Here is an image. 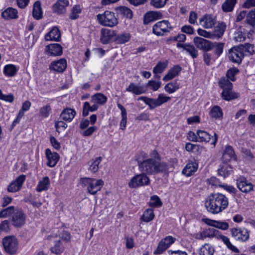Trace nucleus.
<instances>
[{
    "label": "nucleus",
    "instance_id": "obj_1",
    "mask_svg": "<svg viewBox=\"0 0 255 255\" xmlns=\"http://www.w3.org/2000/svg\"><path fill=\"white\" fill-rule=\"evenodd\" d=\"M148 157L147 153L144 151L140 152L135 156L141 172L148 175L168 172V165L165 162H160V156L157 151L152 150L149 154V157Z\"/></svg>",
    "mask_w": 255,
    "mask_h": 255
},
{
    "label": "nucleus",
    "instance_id": "obj_2",
    "mask_svg": "<svg viewBox=\"0 0 255 255\" xmlns=\"http://www.w3.org/2000/svg\"><path fill=\"white\" fill-rule=\"evenodd\" d=\"M229 205L228 198L219 193H212L208 196L205 202L207 210L213 214H217L226 209Z\"/></svg>",
    "mask_w": 255,
    "mask_h": 255
},
{
    "label": "nucleus",
    "instance_id": "obj_3",
    "mask_svg": "<svg viewBox=\"0 0 255 255\" xmlns=\"http://www.w3.org/2000/svg\"><path fill=\"white\" fill-rule=\"evenodd\" d=\"M219 85L223 89L221 93L222 98L226 101H230L237 98L239 94L232 91L233 84L225 78H222L219 82Z\"/></svg>",
    "mask_w": 255,
    "mask_h": 255
},
{
    "label": "nucleus",
    "instance_id": "obj_4",
    "mask_svg": "<svg viewBox=\"0 0 255 255\" xmlns=\"http://www.w3.org/2000/svg\"><path fill=\"white\" fill-rule=\"evenodd\" d=\"M81 184L83 186L87 187L90 194L95 195L101 190L104 185V181L102 179L85 177L81 179Z\"/></svg>",
    "mask_w": 255,
    "mask_h": 255
},
{
    "label": "nucleus",
    "instance_id": "obj_5",
    "mask_svg": "<svg viewBox=\"0 0 255 255\" xmlns=\"http://www.w3.org/2000/svg\"><path fill=\"white\" fill-rule=\"evenodd\" d=\"M97 17L99 23L104 26L113 27L118 23L115 13L109 10L105 11L102 14H98Z\"/></svg>",
    "mask_w": 255,
    "mask_h": 255
},
{
    "label": "nucleus",
    "instance_id": "obj_6",
    "mask_svg": "<svg viewBox=\"0 0 255 255\" xmlns=\"http://www.w3.org/2000/svg\"><path fill=\"white\" fill-rule=\"evenodd\" d=\"M2 245L4 251L9 255H14L17 253L18 249V243L14 236H8L2 239Z\"/></svg>",
    "mask_w": 255,
    "mask_h": 255
},
{
    "label": "nucleus",
    "instance_id": "obj_7",
    "mask_svg": "<svg viewBox=\"0 0 255 255\" xmlns=\"http://www.w3.org/2000/svg\"><path fill=\"white\" fill-rule=\"evenodd\" d=\"M150 183L148 177L144 173L138 174L133 177L129 182L128 186L130 188H137L139 186L147 185Z\"/></svg>",
    "mask_w": 255,
    "mask_h": 255
},
{
    "label": "nucleus",
    "instance_id": "obj_8",
    "mask_svg": "<svg viewBox=\"0 0 255 255\" xmlns=\"http://www.w3.org/2000/svg\"><path fill=\"white\" fill-rule=\"evenodd\" d=\"M172 27L167 20H162L156 23L152 27L153 33L157 36H162L168 32Z\"/></svg>",
    "mask_w": 255,
    "mask_h": 255
},
{
    "label": "nucleus",
    "instance_id": "obj_9",
    "mask_svg": "<svg viewBox=\"0 0 255 255\" xmlns=\"http://www.w3.org/2000/svg\"><path fill=\"white\" fill-rule=\"evenodd\" d=\"M26 220V216L22 209L17 208L13 215L10 218V222L14 227L21 228L22 227Z\"/></svg>",
    "mask_w": 255,
    "mask_h": 255
},
{
    "label": "nucleus",
    "instance_id": "obj_10",
    "mask_svg": "<svg viewBox=\"0 0 255 255\" xmlns=\"http://www.w3.org/2000/svg\"><path fill=\"white\" fill-rule=\"evenodd\" d=\"M236 184L241 191L246 194L253 191L254 190L253 184L243 176H240L237 179Z\"/></svg>",
    "mask_w": 255,
    "mask_h": 255
},
{
    "label": "nucleus",
    "instance_id": "obj_11",
    "mask_svg": "<svg viewBox=\"0 0 255 255\" xmlns=\"http://www.w3.org/2000/svg\"><path fill=\"white\" fill-rule=\"evenodd\" d=\"M175 240V238L170 236L165 237L159 242L156 250L154 252V254H161L169 247L171 245L174 243Z\"/></svg>",
    "mask_w": 255,
    "mask_h": 255
},
{
    "label": "nucleus",
    "instance_id": "obj_12",
    "mask_svg": "<svg viewBox=\"0 0 255 255\" xmlns=\"http://www.w3.org/2000/svg\"><path fill=\"white\" fill-rule=\"evenodd\" d=\"M231 232L236 240L245 242L249 238L250 232L247 229L233 228Z\"/></svg>",
    "mask_w": 255,
    "mask_h": 255
},
{
    "label": "nucleus",
    "instance_id": "obj_13",
    "mask_svg": "<svg viewBox=\"0 0 255 255\" xmlns=\"http://www.w3.org/2000/svg\"><path fill=\"white\" fill-rule=\"evenodd\" d=\"M194 43L197 48L205 51H209L213 49V42L200 37H195Z\"/></svg>",
    "mask_w": 255,
    "mask_h": 255
},
{
    "label": "nucleus",
    "instance_id": "obj_14",
    "mask_svg": "<svg viewBox=\"0 0 255 255\" xmlns=\"http://www.w3.org/2000/svg\"><path fill=\"white\" fill-rule=\"evenodd\" d=\"M198 142H209L210 139H212L211 144L215 146L218 138V136L216 133L214 132V135L211 137V135L207 132L202 130H198Z\"/></svg>",
    "mask_w": 255,
    "mask_h": 255
},
{
    "label": "nucleus",
    "instance_id": "obj_15",
    "mask_svg": "<svg viewBox=\"0 0 255 255\" xmlns=\"http://www.w3.org/2000/svg\"><path fill=\"white\" fill-rule=\"evenodd\" d=\"M243 57L244 54L240 46L234 47L229 50V58L233 62L240 63Z\"/></svg>",
    "mask_w": 255,
    "mask_h": 255
},
{
    "label": "nucleus",
    "instance_id": "obj_16",
    "mask_svg": "<svg viewBox=\"0 0 255 255\" xmlns=\"http://www.w3.org/2000/svg\"><path fill=\"white\" fill-rule=\"evenodd\" d=\"M67 66L66 60L64 58H60L58 60H55L51 62L49 68L51 71L62 73L66 70Z\"/></svg>",
    "mask_w": 255,
    "mask_h": 255
},
{
    "label": "nucleus",
    "instance_id": "obj_17",
    "mask_svg": "<svg viewBox=\"0 0 255 255\" xmlns=\"http://www.w3.org/2000/svg\"><path fill=\"white\" fill-rule=\"evenodd\" d=\"M216 23V17L211 14H205L200 19V24L205 28H211Z\"/></svg>",
    "mask_w": 255,
    "mask_h": 255
},
{
    "label": "nucleus",
    "instance_id": "obj_18",
    "mask_svg": "<svg viewBox=\"0 0 255 255\" xmlns=\"http://www.w3.org/2000/svg\"><path fill=\"white\" fill-rule=\"evenodd\" d=\"M25 180V176L21 175L19 176L8 186V191L10 192L18 191L21 188L22 184Z\"/></svg>",
    "mask_w": 255,
    "mask_h": 255
},
{
    "label": "nucleus",
    "instance_id": "obj_19",
    "mask_svg": "<svg viewBox=\"0 0 255 255\" xmlns=\"http://www.w3.org/2000/svg\"><path fill=\"white\" fill-rule=\"evenodd\" d=\"M45 155L47 159V165L51 167H54L59 159V154L55 152H52L50 149L45 150Z\"/></svg>",
    "mask_w": 255,
    "mask_h": 255
},
{
    "label": "nucleus",
    "instance_id": "obj_20",
    "mask_svg": "<svg viewBox=\"0 0 255 255\" xmlns=\"http://www.w3.org/2000/svg\"><path fill=\"white\" fill-rule=\"evenodd\" d=\"M69 5L68 0H58L52 6L54 12L57 14L65 13L66 10V7Z\"/></svg>",
    "mask_w": 255,
    "mask_h": 255
},
{
    "label": "nucleus",
    "instance_id": "obj_21",
    "mask_svg": "<svg viewBox=\"0 0 255 255\" xmlns=\"http://www.w3.org/2000/svg\"><path fill=\"white\" fill-rule=\"evenodd\" d=\"M46 51L52 56H60L63 53V49L60 44L53 43L46 46Z\"/></svg>",
    "mask_w": 255,
    "mask_h": 255
},
{
    "label": "nucleus",
    "instance_id": "obj_22",
    "mask_svg": "<svg viewBox=\"0 0 255 255\" xmlns=\"http://www.w3.org/2000/svg\"><path fill=\"white\" fill-rule=\"evenodd\" d=\"M101 42L103 44L109 43L113 36L116 35L114 30L106 28H102L101 31Z\"/></svg>",
    "mask_w": 255,
    "mask_h": 255
},
{
    "label": "nucleus",
    "instance_id": "obj_23",
    "mask_svg": "<svg viewBox=\"0 0 255 255\" xmlns=\"http://www.w3.org/2000/svg\"><path fill=\"white\" fill-rule=\"evenodd\" d=\"M61 33L57 27H53L51 30L45 35V39L46 41H60Z\"/></svg>",
    "mask_w": 255,
    "mask_h": 255
},
{
    "label": "nucleus",
    "instance_id": "obj_24",
    "mask_svg": "<svg viewBox=\"0 0 255 255\" xmlns=\"http://www.w3.org/2000/svg\"><path fill=\"white\" fill-rule=\"evenodd\" d=\"M162 17V13L159 11H150L146 12L144 15V23L149 22L160 19Z\"/></svg>",
    "mask_w": 255,
    "mask_h": 255
},
{
    "label": "nucleus",
    "instance_id": "obj_25",
    "mask_svg": "<svg viewBox=\"0 0 255 255\" xmlns=\"http://www.w3.org/2000/svg\"><path fill=\"white\" fill-rule=\"evenodd\" d=\"M50 250L52 253L61 254L64 250V243L60 240L54 238L53 245L51 247Z\"/></svg>",
    "mask_w": 255,
    "mask_h": 255
},
{
    "label": "nucleus",
    "instance_id": "obj_26",
    "mask_svg": "<svg viewBox=\"0 0 255 255\" xmlns=\"http://www.w3.org/2000/svg\"><path fill=\"white\" fill-rule=\"evenodd\" d=\"M181 69V67L178 65L174 66L170 69L168 73L164 76L162 79L163 81L167 82L173 79L179 75Z\"/></svg>",
    "mask_w": 255,
    "mask_h": 255
},
{
    "label": "nucleus",
    "instance_id": "obj_27",
    "mask_svg": "<svg viewBox=\"0 0 255 255\" xmlns=\"http://www.w3.org/2000/svg\"><path fill=\"white\" fill-rule=\"evenodd\" d=\"M226 28V24L225 23L222 21H219L217 25L215 27L214 32H212L214 39H219L221 38L224 35Z\"/></svg>",
    "mask_w": 255,
    "mask_h": 255
},
{
    "label": "nucleus",
    "instance_id": "obj_28",
    "mask_svg": "<svg viewBox=\"0 0 255 255\" xmlns=\"http://www.w3.org/2000/svg\"><path fill=\"white\" fill-rule=\"evenodd\" d=\"M76 113L75 111L71 108H66L63 110L60 118L64 121L70 122L74 119Z\"/></svg>",
    "mask_w": 255,
    "mask_h": 255
},
{
    "label": "nucleus",
    "instance_id": "obj_29",
    "mask_svg": "<svg viewBox=\"0 0 255 255\" xmlns=\"http://www.w3.org/2000/svg\"><path fill=\"white\" fill-rule=\"evenodd\" d=\"M126 91L136 95H139L145 92V90L142 86L136 85L134 83H130L126 88Z\"/></svg>",
    "mask_w": 255,
    "mask_h": 255
},
{
    "label": "nucleus",
    "instance_id": "obj_30",
    "mask_svg": "<svg viewBox=\"0 0 255 255\" xmlns=\"http://www.w3.org/2000/svg\"><path fill=\"white\" fill-rule=\"evenodd\" d=\"M1 16L5 19H16L18 18V12L16 9L12 7H8L2 13Z\"/></svg>",
    "mask_w": 255,
    "mask_h": 255
},
{
    "label": "nucleus",
    "instance_id": "obj_31",
    "mask_svg": "<svg viewBox=\"0 0 255 255\" xmlns=\"http://www.w3.org/2000/svg\"><path fill=\"white\" fill-rule=\"evenodd\" d=\"M50 181L48 176L44 177L39 180L36 188V190L38 192L47 191L50 186Z\"/></svg>",
    "mask_w": 255,
    "mask_h": 255
},
{
    "label": "nucleus",
    "instance_id": "obj_32",
    "mask_svg": "<svg viewBox=\"0 0 255 255\" xmlns=\"http://www.w3.org/2000/svg\"><path fill=\"white\" fill-rule=\"evenodd\" d=\"M137 100L143 101L146 105L149 107L150 109L153 110L155 108L160 106L157 98L152 99L149 98L145 96L140 97L137 99Z\"/></svg>",
    "mask_w": 255,
    "mask_h": 255
},
{
    "label": "nucleus",
    "instance_id": "obj_33",
    "mask_svg": "<svg viewBox=\"0 0 255 255\" xmlns=\"http://www.w3.org/2000/svg\"><path fill=\"white\" fill-rule=\"evenodd\" d=\"M198 164L196 162H189L182 171L183 174L186 176H190L196 171Z\"/></svg>",
    "mask_w": 255,
    "mask_h": 255
},
{
    "label": "nucleus",
    "instance_id": "obj_34",
    "mask_svg": "<svg viewBox=\"0 0 255 255\" xmlns=\"http://www.w3.org/2000/svg\"><path fill=\"white\" fill-rule=\"evenodd\" d=\"M232 172V168L227 163L224 162L220 166L218 170V174L225 178L228 176Z\"/></svg>",
    "mask_w": 255,
    "mask_h": 255
},
{
    "label": "nucleus",
    "instance_id": "obj_35",
    "mask_svg": "<svg viewBox=\"0 0 255 255\" xmlns=\"http://www.w3.org/2000/svg\"><path fill=\"white\" fill-rule=\"evenodd\" d=\"M102 158L101 156L96 157L88 162L89 165V170L93 173L97 172L99 169V164L102 161Z\"/></svg>",
    "mask_w": 255,
    "mask_h": 255
},
{
    "label": "nucleus",
    "instance_id": "obj_36",
    "mask_svg": "<svg viewBox=\"0 0 255 255\" xmlns=\"http://www.w3.org/2000/svg\"><path fill=\"white\" fill-rule=\"evenodd\" d=\"M32 16L36 19H40L42 17V11L40 1L34 2L33 7Z\"/></svg>",
    "mask_w": 255,
    "mask_h": 255
},
{
    "label": "nucleus",
    "instance_id": "obj_37",
    "mask_svg": "<svg viewBox=\"0 0 255 255\" xmlns=\"http://www.w3.org/2000/svg\"><path fill=\"white\" fill-rule=\"evenodd\" d=\"M107 101L106 96L101 93L95 94L91 97V102L101 105L105 104Z\"/></svg>",
    "mask_w": 255,
    "mask_h": 255
},
{
    "label": "nucleus",
    "instance_id": "obj_38",
    "mask_svg": "<svg viewBox=\"0 0 255 255\" xmlns=\"http://www.w3.org/2000/svg\"><path fill=\"white\" fill-rule=\"evenodd\" d=\"M180 85L176 81L169 82L164 86V90L169 94H172L179 89Z\"/></svg>",
    "mask_w": 255,
    "mask_h": 255
},
{
    "label": "nucleus",
    "instance_id": "obj_39",
    "mask_svg": "<svg viewBox=\"0 0 255 255\" xmlns=\"http://www.w3.org/2000/svg\"><path fill=\"white\" fill-rule=\"evenodd\" d=\"M236 3L237 0H226L222 5L223 11L225 12L232 11Z\"/></svg>",
    "mask_w": 255,
    "mask_h": 255
},
{
    "label": "nucleus",
    "instance_id": "obj_40",
    "mask_svg": "<svg viewBox=\"0 0 255 255\" xmlns=\"http://www.w3.org/2000/svg\"><path fill=\"white\" fill-rule=\"evenodd\" d=\"M130 37L131 35L129 33L124 32L118 35L115 38V41L118 44H124L129 41Z\"/></svg>",
    "mask_w": 255,
    "mask_h": 255
},
{
    "label": "nucleus",
    "instance_id": "obj_41",
    "mask_svg": "<svg viewBox=\"0 0 255 255\" xmlns=\"http://www.w3.org/2000/svg\"><path fill=\"white\" fill-rule=\"evenodd\" d=\"M233 158L235 159L234 150L232 146H228L226 147L223 153V159L227 162Z\"/></svg>",
    "mask_w": 255,
    "mask_h": 255
},
{
    "label": "nucleus",
    "instance_id": "obj_42",
    "mask_svg": "<svg viewBox=\"0 0 255 255\" xmlns=\"http://www.w3.org/2000/svg\"><path fill=\"white\" fill-rule=\"evenodd\" d=\"M225 43L223 42H214L213 48L215 58H218L223 53Z\"/></svg>",
    "mask_w": 255,
    "mask_h": 255
},
{
    "label": "nucleus",
    "instance_id": "obj_43",
    "mask_svg": "<svg viewBox=\"0 0 255 255\" xmlns=\"http://www.w3.org/2000/svg\"><path fill=\"white\" fill-rule=\"evenodd\" d=\"M17 208H18L11 206L3 209L0 211V218H6L9 216L11 217Z\"/></svg>",
    "mask_w": 255,
    "mask_h": 255
},
{
    "label": "nucleus",
    "instance_id": "obj_44",
    "mask_svg": "<svg viewBox=\"0 0 255 255\" xmlns=\"http://www.w3.org/2000/svg\"><path fill=\"white\" fill-rule=\"evenodd\" d=\"M214 249L212 246L208 244H206L203 246L199 252L200 255H213Z\"/></svg>",
    "mask_w": 255,
    "mask_h": 255
},
{
    "label": "nucleus",
    "instance_id": "obj_45",
    "mask_svg": "<svg viewBox=\"0 0 255 255\" xmlns=\"http://www.w3.org/2000/svg\"><path fill=\"white\" fill-rule=\"evenodd\" d=\"M119 13L125 16L127 18L131 19L133 17L132 10L126 6H120L118 9Z\"/></svg>",
    "mask_w": 255,
    "mask_h": 255
},
{
    "label": "nucleus",
    "instance_id": "obj_46",
    "mask_svg": "<svg viewBox=\"0 0 255 255\" xmlns=\"http://www.w3.org/2000/svg\"><path fill=\"white\" fill-rule=\"evenodd\" d=\"M154 217L153 210L151 209H147L143 213L141 219L143 222H149L152 220Z\"/></svg>",
    "mask_w": 255,
    "mask_h": 255
},
{
    "label": "nucleus",
    "instance_id": "obj_47",
    "mask_svg": "<svg viewBox=\"0 0 255 255\" xmlns=\"http://www.w3.org/2000/svg\"><path fill=\"white\" fill-rule=\"evenodd\" d=\"M210 115L211 117L219 119L223 116V112L221 108L218 106H214L211 110L210 112Z\"/></svg>",
    "mask_w": 255,
    "mask_h": 255
},
{
    "label": "nucleus",
    "instance_id": "obj_48",
    "mask_svg": "<svg viewBox=\"0 0 255 255\" xmlns=\"http://www.w3.org/2000/svg\"><path fill=\"white\" fill-rule=\"evenodd\" d=\"M161 82L160 81L151 80L146 84V87L153 91H157L161 87Z\"/></svg>",
    "mask_w": 255,
    "mask_h": 255
},
{
    "label": "nucleus",
    "instance_id": "obj_49",
    "mask_svg": "<svg viewBox=\"0 0 255 255\" xmlns=\"http://www.w3.org/2000/svg\"><path fill=\"white\" fill-rule=\"evenodd\" d=\"M16 72V67L11 64H8L4 67L3 73L8 76H13Z\"/></svg>",
    "mask_w": 255,
    "mask_h": 255
},
{
    "label": "nucleus",
    "instance_id": "obj_50",
    "mask_svg": "<svg viewBox=\"0 0 255 255\" xmlns=\"http://www.w3.org/2000/svg\"><path fill=\"white\" fill-rule=\"evenodd\" d=\"M51 112V108L49 104L41 107L39 109V115L43 118H47Z\"/></svg>",
    "mask_w": 255,
    "mask_h": 255
},
{
    "label": "nucleus",
    "instance_id": "obj_51",
    "mask_svg": "<svg viewBox=\"0 0 255 255\" xmlns=\"http://www.w3.org/2000/svg\"><path fill=\"white\" fill-rule=\"evenodd\" d=\"M167 66V62H158L153 69L154 74H161Z\"/></svg>",
    "mask_w": 255,
    "mask_h": 255
},
{
    "label": "nucleus",
    "instance_id": "obj_52",
    "mask_svg": "<svg viewBox=\"0 0 255 255\" xmlns=\"http://www.w3.org/2000/svg\"><path fill=\"white\" fill-rule=\"evenodd\" d=\"M246 15L247 23L253 27L255 23V9L251 10Z\"/></svg>",
    "mask_w": 255,
    "mask_h": 255
},
{
    "label": "nucleus",
    "instance_id": "obj_53",
    "mask_svg": "<svg viewBox=\"0 0 255 255\" xmlns=\"http://www.w3.org/2000/svg\"><path fill=\"white\" fill-rule=\"evenodd\" d=\"M57 239L61 240L63 243L70 240L71 238L70 234L67 231H63L60 233L58 236L55 237Z\"/></svg>",
    "mask_w": 255,
    "mask_h": 255
},
{
    "label": "nucleus",
    "instance_id": "obj_54",
    "mask_svg": "<svg viewBox=\"0 0 255 255\" xmlns=\"http://www.w3.org/2000/svg\"><path fill=\"white\" fill-rule=\"evenodd\" d=\"M184 50L187 51L193 58L197 57L198 51L193 45L187 44Z\"/></svg>",
    "mask_w": 255,
    "mask_h": 255
},
{
    "label": "nucleus",
    "instance_id": "obj_55",
    "mask_svg": "<svg viewBox=\"0 0 255 255\" xmlns=\"http://www.w3.org/2000/svg\"><path fill=\"white\" fill-rule=\"evenodd\" d=\"M197 33L199 35L204 37L205 38L212 39H214V35L212 32L207 31L201 28H199L197 30Z\"/></svg>",
    "mask_w": 255,
    "mask_h": 255
},
{
    "label": "nucleus",
    "instance_id": "obj_56",
    "mask_svg": "<svg viewBox=\"0 0 255 255\" xmlns=\"http://www.w3.org/2000/svg\"><path fill=\"white\" fill-rule=\"evenodd\" d=\"M81 9L79 5H75L71 11V13L70 15V18L71 19H75L79 16V13H81Z\"/></svg>",
    "mask_w": 255,
    "mask_h": 255
},
{
    "label": "nucleus",
    "instance_id": "obj_57",
    "mask_svg": "<svg viewBox=\"0 0 255 255\" xmlns=\"http://www.w3.org/2000/svg\"><path fill=\"white\" fill-rule=\"evenodd\" d=\"M56 130L58 132L64 131L67 127V124L62 121L56 122L55 123Z\"/></svg>",
    "mask_w": 255,
    "mask_h": 255
},
{
    "label": "nucleus",
    "instance_id": "obj_58",
    "mask_svg": "<svg viewBox=\"0 0 255 255\" xmlns=\"http://www.w3.org/2000/svg\"><path fill=\"white\" fill-rule=\"evenodd\" d=\"M168 0H151L150 4L154 7L159 8L163 7Z\"/></svg>",
    "mask_w": 255,
    "mask_h": 255
},
{
    "label": "nucleus",
    "instance_id": "obj_59",
    "mask_svg": "<svg viewBox=\"0 0 255 255\" xmlns=\"http://www.w3.org/2000/svg\"><path fill=\"white\" fill-rule=\"evenodd\" d=\"M240 47L242 50H244L250 54H253L254 52V46L253 44L246 43L244 44H241Z\"/></svg>",
    "mask_w": 255,
    "mask_h": 255
},
{
    "label": "nucleus",
    "instance_id": "obj_60",
    "mask_svg": "<svg viewBox=\"0 0 255 255\" xmlns=\"http://www.w3.org/2000/svg\"><path fill=\"white\" fill-rule=\"evenodd\" d=\"M162 205V202L160 201V199L157 196H153L151 197L150 201V205L152 207H159Z\"/></svg>",
    "mask_w": 255,
    "mask_h": 255
},
{
    "label": "nucleus",
    "instance_id": "obj_61",
    "mask_svg": "<svg viewBox=\"0 0 255 255\" xmlns=\"http://www.w3.org/2000/svg\"><path fill=\"white\" fill-rule=\"evenodd\" d=\"M239 70L236 68H231L227 72V77L232 81L235 80V76L238 73Z\"/></svg>",
    "mask_w": 255,
    "mask_h": 255
},
{
    "label": "nucleus",
    "instance_id": "obj_62",
    "mask_svg": "<svg viewBox=\"0 0 255 255\" xmlns=\"http://www.w3.org/2000/svg\"><path fill=\"white\" fill-rule=\"evenodd\" d=\"M9 230V222L8 220L2 221L0 224V232L7 233Z\"/></svg>",
    "mask_w": 255,
    "mask_h": 255
},
{
    "label": "nucleus",
    "instance_id": "obj_63",
    "mask_svg": "<svg viewBox=\"0 0 255 255\" xmlns=\"http://www.w3.org/2000/svg\"><path fill=\"white\" fill-rule=\"evenodd\" d=\"M0 99L1 100L11 103L13 101L14 98L12 94H3L1 90H0Z\"/></svg>",
    "mask_w": 255,
    "mask_h": 255
},
{
    "label": "nucleus",
    "instance_id": "obj_64",
    "mask_svg": "<svg viewBox=\"0 0 255 255\" xmlns=\"http://www.w3.org/2000/svg\"><path fill=\"white\" fill-rule=\"evenodd\" d=\"M157 99L159 104L160 106L163 104L169 101L171 98L168 96H166L163 94H160L158 95Z\"/></svg>",
    "mask_w": 255,
    "mask_h": 255
}]
</instances>
